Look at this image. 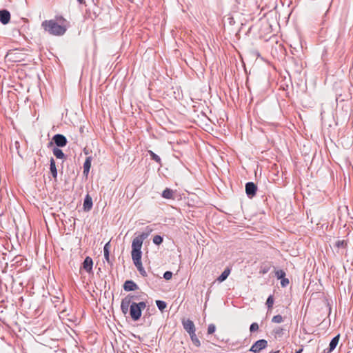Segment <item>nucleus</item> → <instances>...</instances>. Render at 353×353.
Segmentation results:
<instances>
[{"label":"nucleus","mask_w":353,"mask_h":353,"mask_svg":"<svg viewBox=\"0 0 353 353\" xmlns=\"http://www.w3.org/2000/svg\"><path fill=\"white\" fill-rule=\"evenodd\" d=\"M61 24H59L54 20H45L41 23V27L45 32L54 36H61L65 34L67 30L66 26L63 24L66 20L63 17L57 18Z\"/></svg>","instance_id":"obj_1"},{"label":"nucleus","mask_w":353,"mask_h":353,"mask_svg":"<svg viewBox=\"0 0 353 353\" xmlns=\"http://www.w3.org/2000/svg\"><path fill=\"white\" fill-rule=\"evenodd\" d=\"M147 232H142L138 236L135 237L132 243V259L141 258V248L143 241L149 236L152 229L146 228Z\"/></svg>","instance_id":"obj_2"},{"label":"nucleus","mask_w":353,"mask_h":353,"mask_svg":"<svg viewBox=\"0 0 353 353\" xmlns=\"http://www.w3.org/2000/svg\"><path fill=\"white\" fill-rule=\"evenodd\" d=\"M146 307V303L141 301L139 303L131 302L130 307V314L132 319L137 321L140 319L142 310Z\"/></svg>","instance_id":"obj_3"},{"label":"nucleus","mask_w":353,"mask_h":353,"mask_svg":"<svg viewBox=\"0 0 353 353\" xmlns=\"http://www.w3.org/2000/svg\"><path fill=\"white\" fill-rule=\"evenodd\" d=\"M55 144L58 148L65 147L68 143L67 138L61 134H56L52 137V141L49 142L48 148Z\"/></svg>","instance_id":"obj_4"},{"label":"nucleus","mask_w":353,"mask_h":353,"mask_svg":"<svg viewBox=\"0 0 353 353\" xmlns=\"http://www.w3.org/2000/svg\"><path fill=\"white\" fill-rule=\"evenodd\" d=\"M268 346V341L265 339L256 341L250 347V351L254 353H259Z\"/></svg>","instance_id":"obj_5"},{"label":"nucleus","mask_w":353,"mask_h":353,"mask_svg":"<svg viewBox=\"0 0 353 353\" xmlns=\"http://www.w3.org/2000/svg\"><path fill=\"white\" fill-rule=\"evenodd\" d=\"M257 186L253 182H248L245 183V193L250 199L253 198L257 192Z\"/></svg>","instance_id":"obj_6"},{"label":"nucleus","mask_w":353,"mask_h":353,"mask_svg":"<svg viewBox=\"0 0 353 353\" xmlns=\"http://www.w3.org/2000/svg\"><path fill=\"white\" fill-rule=\"evenodd\" d=\"M182 325L183 327V329L189 334H193L194 332H196V328L194 322L188 319H183L182 320Z\"/></svg>","instance_id":"obj_7"},{"label":"nucleus","mask_w":353,"mask_h":353,"mask_svg":"<svg viewBox=\"0 0 353 353\" xmlns=\"http://www.w3.org/2000/svg\"><path fill=\"white\" fill-rule=\"evenodd\" d=\"M132 297L133 296H125L121 301V310L124 314H127L128 311L130 312Z\"/></svg>","instance_id":"obj_8"},{"label":"nucleus","mask_w":353,"mask_h":353,"mask_svg":"<svg viewBox=\"0 0 353 353\" xmlns=\"http://www.w3.org/2000/svg\"><path fill=\"white\" fill-rule=\"evenodd\" d=\"M93 261L91 257L86 256L84 259L81 268L84 269L88 273L92 272Z\"/></svg>","instance_id":"obj_9"},{"label":"nucleus","mask_w":353,"mask_h":353,"mask_svg":"<svg viewBox=\"0 0 353 353\" xmlns=\"http://www.w3.org/2000/svg\"><path fill=\"white\" fill-rule=\"evenodd\" d=\"M10 13L8 10L3 9L0 10V22L6 25L10 22Z\"/></svg>","instance_id":"obj_10"},{"label":"nucleus","mask_w":353,"mask_h":353,"mask_svg":"<svg viewBox=\"0 0 353 353\" xmlns=\"http://www.w3.org/2000/svg\"><path fill=\"white\" fill-rule=\"evenodd\" d=\"M132 261L140 274L143 277L147 276V272H145L142 265L141 258L133 259Z\"/></svg>","instance_id":"obj_11"},{"label":"nucleus","mask_w":353,"mask_h":353,"mask_svg":"<svg viewBox=\"0 0 353 353\" xmlns=\"http://www.w3.org/2000/svg\"><path fill=\"white\" fill-rule=\"evenodd\" d=\"M123 288L126 292L134 291L139 289L137 284L132 280L125 281Z\"/></svg>","instance_id":"obj_12"},{"label":"nucleus","mask_w":353,"mask_h":353,"mask_svg":"<svg viewBox=\"0 0 353 353\" xmlns=\"http://www.w3.org/2000/svg\"><path fill=\"white\" fill-rule=\"evenodd\" d=\"M92 199L88 194H87L83 201V210L85 212L90 211L92 209Z\"/></svg>","instance_id":"obj_13"},{"label":"nucleus","mask_w":353,"mask_h":353,"mask_svg":"<svg viewBox=\"0 0 353 353\" xmlns=\"http://www.w3.org/2000/svg\"><path fill=\"white\" fill-rule=\"evenodd\" d=\"M340 334H338L332 338L331 340L328 348L325 349V351L327 352V353L332 352L337 346L339 341Z\"/></svg>","instance_id":"obj_14"},{"label":"nucleus","mask_w":353,"mask_h":353,"mask_svg":"<svg viewBox=\"0 0 353 353\" xmlns=\"http://www.w3.org/2000/svg\"><path fill=\"white\" fill-rule=\"evenodd\" d=\"M92 157H88L85 159V161L83 163V173L85 176H88L89 174L90 168H91V162H92Z\"/></svg>","instance_id":"obj_15"},{"label":"nucleus","mask_w":353,"mask_h":353,"mask_svg":"<svg viewBox=\"0 0 353 353\" xmlns=\"http://www.w3.org/2000/svg\"><path fill=\"white\" fill-rule=\"evenodd\" d=\"M110 242L106 243L104 245V248H103L104 259L109 264H110V265H112L113 263L110 259Z\"/></svg>","instance_id":"obj_16"},{"label":"nucleus","mask_w":353,"mask_h":353,"mask_svg":"<svg viewBox=\"0 0 353 353\" xmlns=\"http://www.w3.org/2000/svg\"><path fill=\"white\" fill-rule=\"evenodd\" d=\"M50 170L52 176L55 179L57 177V170L56 168V163L54 159L52 157L50 161Z\"/></svg>","instance_id":"obj_17"},{"label":"nucleus","mask_w":353,"mask_h":353,"mask_svg":"<svg viewBox=\"0 0 353 353\" xmlns=\"http://www.w3.org/2000/svg\"><path fill=\"white\" fill-rule=\"evenodd\" d=\"M52 153L56 157V158L59 159H64L66 158L65 154L63 152V151L59 148L58 147H54L52 149Z\"/></svg>","instance_id":"obj_18"},{"label":"nucleus","mask_w":353,"mask_h":353,"mask_svg":"<svg viewBox=\"0 0 353 353\" xmlns=\"http://www.w3.org/2000/svg\"><path fill=\"white\" fill-rule=\"evenodd\" d=\"M271 268H272L271 263H270V262L263 263L261 265L259 272H260V274H265L270 270Z\"/></svg>","instance_id":"obj_19"},{"label":"nucleus","mask_w":353,"mask_h":353,"mask_svg":"<svg viewBox=\"0 0 353 353\" xmlns=\"http://www.w3.org/2000/svg\"><path fill=\"white\" fill-rule=\"evenodd\" d=\"M230 274V269L229 268H226L224 271L221 273V274L217 278V281L219 283L223 282L228 277Z\"/></svg>","instance_id":"obj_20"},{"label":"nucleus","mask_w":353,"mask_h":353,"mask_svg":"<svg viewBox=\"0 0 353 353\" xmlns=\"http://www.w3.org/2000/svg\"><path fill=\"white\" fill-rule=\"evenodd\" d=\"M174 192L170 188H165L162 192V196L167 199H173Z\"/></svg>","instance_id":"obj_21"},{"label":"nucleus","mask_w":353,"mask_h":353,"mask_svg":"<svg viewBox=\"0 0 353 353\" xmlns=\"http://www.w3.org/2000/svg\"><path fill=\"white\" fill-rule=\"evenodd\" d=\"M148 153L151 157V159L152 160H154L155 162H157V163H159L160 165H161V158L159 157V156H158L157 154H156L152 150H148Z\"/></svg>","instance_id":"obj_22"},{"label":"nucleus","mask_w":353,"mask_h":353,"mask_svg":"<svg viewBox=\"0 0 353 353\" xmlns=\"http://www.w3.org/2000/svg\"><path fill=\"white\" fill-rule=\"evenodd\" d=\"M189 335L190 336L192 343L196 347H200L201 342H200L199 339H198V337L196 336V333L194 332L193 334H190Z\"/></svg>","instance_id":"obj_23"},{"label":"nucleus","mask_w":353,"mask_h":353,"mask_svg":"<svg viewBox=\"0 0 353 353\" xmlns=\"http://www.w3.org/2000/svg\"><path fill=\"white\" fill-rule=\"evenodd\" d=\"M156 305L161 312H163L167 307L166 302L161 300H157Z\"/></svg>","instance_id":"obj_24"},{"label":"nucleus","mask_w":353,"mask_h":353,"mask_svg":"<svg viewBox=\"0 0 353 353\" xmlns=\"http://www.w3.org/2000/svg\"><path fill=\"white\" fill-rule=\"evenodd\" d=\"M347 243L345 240H338L335 242L334 246L337 248H346Z\"/></svg>","instance_id":"obj_25"},{"label":"nucleus","mask_w":353,"mask_h":353,"mask_svg":"<svg viewBox=\"0 0 353 353\" xmlns=\"http://www.w3.org/2000/svg\"><path fill=\"white\" fill-rule=\"evenodd\" d=\"M275 276L277 278V279H281L282 278L285 277L286 274L284 270H275Z\"/></svg>","instance_id":"obj_26"},{"label":"nucleus","mask_w":353,"mask_h":353,"mask_svg":"<svg viewBox=\"0 0 353 353\" xmlns=\"http://www.w3.org/2000/svg\"><path fill=\"white\" fill-rule=\"evenodd\" d=\"M163 239L160 235H155L153 238V243L155 245H159L163 243Z\"/></svg>","instance_id":"obj_27"},{"label":"nucleus","mask_w":353,"mask_h":353,"mask_svg":"<svg viewBox=\"0 0 353 353\" xmlns=\"http://www.w3.org/2000/svg\"><path fill=\"white\" fill-rule=\"evenodd\" d=\"M274 304V297L272 295H270L266 301V305L268 306V310H270Z\"/></svg>","instance_id":"obj_28"},{"label":"nucleus","mask_w":353,"mask_h":353,"mask_svg":"<svg viewBox=\"0 0 353 353\" xmlns=\"http://www.w3.org/2000/svg\"><path fill=\"white\" fill-rule=\"evenodd\" d=\"M283 331L284 330L282 327H277L275 330H274V333L276 337H282L283 335Z\"/></svg>","instance_id":"obj_29"},{"label":"nucleus","mask_w":353,"mask_h":353,"mask_svg":"<svg viewBox=\"0 0 353 353\" xmlns=\"http://www.w3.org/2000/svg\"><path fill=\"white\" fill-rule=\"evenodd\" d=\"M283 321V316L280 314H277L273 316L272 322L275 323H280Z\"/></svg>","instance_id":"obj_30"},{"label":"nucleus","mask_w":353,"mask_h":353,"mask_svg":"<svg viewBox=\"0 0 353 353\" xmlns=\"http://www.w3.org/2000/svg\"><path fill=\"white\" fill-rule=\"evenodd\" d=\"M216 330V326L214 324L211 323L208 325V334H212Z\"/></svg>","instance_id":"obj_31"},{"label":"nucleus","mask_w":353,"mask_h":353,"mask_svg":"<svg viewBox=\"0 0 353 353\" xmlns=\"http://www.w3.org/2000/svg\"><path fill=\"white\" fill-rule=\"evenodd\" d=\"M259 330V325L257 323H252L250 326V332H254Z\"/></svg>","instance_id":"obj_32"},{"label":"nucleus","mask_w":353,"mask_h":353,"mask_svg":"<svg viewBox=\"0 0 353 353\" xmlns=\"http://www.w3.org/2000/svg\"><path fill=\"white\" fill-rule=\"evenodd\" d=\"M290 283V281L288 279L283 277L281 279V285L283 288L286 287Z\"/></svg>","instance_id":"obj_33"},{"label":"nucleus","mask_w":353,"mask_h":353,"mask_svg":"<svg viewBox=\"0 0 353 353\" xmlns=\"http://www.w3.org/2000/svg\"><path fill=\"white\" fill-rule=\"evenodd\" d=\"M172 277V272L170 271H166L163 274V278L165 280H170Z\"/></svg>","instance_id":"obj_34"},{"label":"nucleus","mask_w":353,"mask_h":353,"mask_svg":"<svg viewBox=\"0 0 353 353\" xmlns=\"http://www.w3.org/2000/svg\"><path fill=\"white\" fill-rule=\"evenodd\" d=\"M127 296H133L132 300H139V296L136 295L128 294Z\"/></svg>","instance_id":"obj_35"},{"label":"nucleus","mask_w":353,"mask_h":353,"mask_svg":"<svg viewBox=\"0 0 353 353\" xmlns=\"http://www.w3.org/2000/svg\"><path fill=\"white\" fill-rule=\"evenodd\" d=\"M303 352V349H299V350H296L295 353H301Z\"/></svg>","instance_id":"obj_36"},{"label":"nucleus","mask_w":353,"mask_h":353,"mask_svg":"<svg viewBox=\"0 0 353 353\" xmlns=\"http://www.w3.org/2000/svg\"><path fill=\"white\" fill-rule=\"evenodd\" d=\"M77 1H78L79 3H81V4H82V3H85L83 0H77Z\"/></svg>","instance_id":"obj_37"},{"label":"nucleus","mask_w":353,"mask_h":353,"mask_svg":"<svg viewBox=\"0 0 353 353\" xmlns=\"http://www.w3.org/2000/svg\"><path fill=\"white\" fill-rule=\"evenodd\" d=\"M279 352H280V351L277 350V351L274 352L273 353H279Z\"/></svg>","instance_id":"obj_38"}]
</instances>
